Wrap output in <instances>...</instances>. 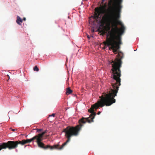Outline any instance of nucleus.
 Here are the masks:
<instances>
[{
    "instance_id": "5",
    "label": "nucleus",
    "mask_w": 155,
    "mask_h": 155,
    "mask_svg": "<svg viewBox=\"0 0 155 155\" xmlns=\"http://www.w3.org/2000/svg\"><path fill=\"white\" fill-rule=\"evenodd\" d=\"M22 21L23 20L19 16H17V20L16 21L17 23L20 25H21V23H22Z\"/></svg>"
},
{
    "instance_id": "10",
    "label": "nucleus",
    "mask_w": 155,
    "mask_h": 155,
    "mask_svg": "<svg viewBox=\"0 0 155 155\" xmlns=\"http://www.w3.org/2000/svg\"><path fill=\"white\" fill-rule=\"evenodd\" d=\"M100 32L102 33V35H103L104 34L105 32L103 30H101L100 31Z\"/></svg>"
},
{
    "instance_id": "11",
    "label": "nucleus",
    "mask_w": 155,
    "mask_h": 155,
    "mask_svg": "<svg viewBox=\"0 0 155 155\" xmlns=\"http://www.w3.org/2000/svg\"><path fill=\"white\" fill-rule=\"evenodd\" d=\"M55 114H52L51 115H50L49 117L50 116H53V117H54L55 116Z\"/></svg>"
},
{
    "instance_id": "8",
    "label": "nucleus",
    "mask_w": 155,
    "mask_h": 155,
    "mask_svg": "<svg viewBox=\"0 0 155 155\" xmlns=\"http://www.w3.org/2000/svg\"><path fill=\"white\" fill-rule=\"evenodd\" d=\"M33 70L35 71H39V69L37 67V66H35L33 68Z\"/></svg>"
},
{
    "instance_id": "2",
    "label": "nucleus",
    "mask_w": 155,
    "mask_h": 155,
    "mask_svg": "<svg viewBox=\"0 0 155 155\" xmlns=\"http://www.w3.org/2000/svg\"><path fill=\"white\" fill-rule=\"evenodd\" d=\"M100 98L101 99V100L98 101L96 103L92 105L90 109L88 110V112L91 114L89 117H82L79 120V124L75 127L68 126L63 129L62 132L65 133V137L67 138V140L61 146L59 147L58 145H55L53 146L48 145L45 146V144L41 142L43 139L37 138L36 142L37 143L38 147L44 149H47L48 148L50 150L63 149L64 147L70 142L72 137L76 136L79 134L80 130L84 125L83 124H85L87 122L88 123L94 122L93 119L96 115V113L94 111V109H95L96 110L99 107H102V95L100 97Z\"/></svg>"
},
{
    "instance_id": "17",
    "label": "nucleus",
    "mask_w": 155,
    "mask_h": 155,
    "mask_svg": "<svg viewBox=\"0 0 155 155\" xmlns=\"http://www.w3.org/2000/svg\"><path fill=\"white\" fill-rule=\"evenodd\" d=\"M105 0H102L101 3H103Z\"/></svg>"
},
{
    "instance_id": "9",
    "label": "nucleus",
    "mask_w": 155,
    "mask_h": 155,
    "mask_svg": "<svg viewBox=\"0 0 155 155\" xmlns=\"http://www.w3.org/2000/svg\"><path fill=\"white\" fill-rule=\"evenodd\" d=\"M36 130L38 132L40 133L42 130V129H37Z\"/></svg>"
},
{
    "instance_id": "6",
    "label": "nucleus",
    "mask_w": 155,
    "mask_h": 155,
    "mask_svg": "<svg viewBox=\"0 0 155 155\" xmlns=\"http://www.w3.org/2000/svg\"><path fill=\"white\" fill-rule=\"evenodd\" d=\"M45 133L44 132H43L41 134H39L38 135H35V136L37 137V138H40V139H43V136L45 134Z\"/></svg>"
},
{
    "instance_id": "16",
    "label": "nucleus",
    "mask_w": 155,
    "mask_h": 155,
    "mask_svg": "<svg viewBox=\"0 0 155 155\" xmlns=\"http://www.w3.org/2000/svg\"><path fill=\"white\" fill-rule=\"evenodd\" d=\"M91 31H92V32H94V29H92L91 30Z\"/></svg>"
},
{
    "instance_id": "18",
    "label": "nucleus",
    "mask_w": 155,
    "mask_h": 155,
    "mask_svg": "<svg viewBox=\"0 0 155 155\" xmlns=\"http://www.w3.org/2000/svg\"><path fill=\"white\" fill-rule=\"evenodd\" d=\"M47 130H45V131H44V132H45V133H46L47 132Z\"/></svg>"
},
{
    "instance_id": "12",
    "label": "nucleus",
    "mask_w": 155,
    "mask_h": 155,
    "mask_svg": "<svg viewBox=\"0 0 155 155\" xmlns=\"http://www.w3.org/2000/svg\"><path fill=\"white\" fill-rule=\"evenodd\" d=\"M91 37H92V36H89L88 35H87V37L89 39H90V38Z\"/></svg>"
},
{
    "instance_id": "7",
    "label": "nucleus",
    "mask_w": 155,
    "mask_h": 155,
    "mask_svg": "<svg viewBox=\"0 0 155 155\" xmlns=\"http://www.w3.org/2000/svg\"><path fill=\"white\" fill-rule=\"evenodd\" d=\"M72 92V91L71 90L69 87L67 88L66 92V94L68 95L71 94Z\"/></svg>"
},
{
    "instance_id": "1",
    "label": "nucleus",
    "mask_w": 155,
    "mask_h": 155,
    "mask_svg": "<svg viewBox=\"0 0 155 155\" xmlns=\"http://www.w3.org/2000/svg\"><path fill=\"white\" fill-rule=\"evenodd\" d=\"M123 0H117L116 4L114 7L111 6L112 1L110 0L108 3L109 8L106 11V5H101L95 9V12L93 17L97 22L107 23L108 30L110 29V24L111 28L108 32L107 35L106 41L104 44L109 48L110 50H112L114 54H116L119 45L121 44V36L124 33L125 28L121 25V28L118 27V24L121 25L120 21H118L120 17V13L122 6L121 3Z\"/></svg>"
},
{
    "instance_id": "14",
    "label": "nucleus",
    "mask_w": 155,
    "mask_h": 155,
    "mask_svg": "<svg viewBox=\"0 0 155 155\" xmlns=\"http://www.w3.org/2000/svg\"><path fill=\"white\" fill-rule=\"evenodd\" d=\"M17 130V129H13L12 130V131H14L15 130Z\"/></svg>"
},
{
    "instance_id": "3",
    "label": "nucleus",
    "mask_w": 155,
    "mask_h": 155,
    "mask_svg": "<svg viewBox=\"0 0 155 155\" xmlns=\"http://www.w3.org/2000/svg\"><path fill=\"white\" fill-rule=\"evenodd\" d=\"M19 144H20V141H8L7 143H0V151L3 149L8 148L10 150L16 149Z\"/></svg>"
},
{
    "instance_id": "4",
    "label": "nucleus",
    "mask_w": 155,
    "mask_h": 155,
    "mask_svg": "<svg viewBox=\"0 0 155 155\" xmlns=\"http://www.w3.org/2000/svg\"><path fill=\"white\" fill-rule=\"evenodd\" d=\"M37 137L35 136L32 138L30 139H28L27 140H23L22 141H20V144L22 145H23L25 144L29 143L31 142L34 141L36 139Z\"/></svg>"
},
{
    "instance_id": "13",
    "label": "nucleus",
    "mask_w": 155,
    "mask_h": 155,
    "mask_svg": "<svg viewBox=\"0 0 155 155\" xmlns=\"http://www.w3.org/2000/svg\"><path fill=\"white\" fill-rule=\"evenodd\" d=\"M101 113V112L100 111H99V112H97V114H98V115H99V114H100Z\"/></svg>"
},
{
    "instance_id": "15",
    "label": "nucleus",
    "mask_w": 155,
    "mask_h": 155,
    "mask_svg": "<svg viewBox=\"0 0 155 155\" xmlns=\"http://www.w3.org/2000/svg\"><path fill=\"white\" fill-rule=\"evenodd\" d=\"M23 20H24V21H25V20H26V18H25L24 17V18H23Z\"/></svg>"
}]
</instances>
